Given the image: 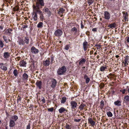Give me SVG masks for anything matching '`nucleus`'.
<instances>
[{"label": "nucleus", "instance_id": "10", "mask_svg": "<svg viewBox=\"0 0 129 129\" xmlns=\"http://www.w3.org/2000/svg\"><path fill=\"white\" fill-rule=\"evenodd\" d=\"M32 17L34 21H36L37 20V13L33 12L32 14Z\"/></svg>", "mask_w": 129, "mask_h": 129}, {"label": "nucleus", "instance_id": "18", "mask_svg": "<svg viewBox=\"0 0 129 129\" xmlns=\"http://www.w3.org/2000/svg\"><path fill=\"white\" fill-rule=\"evenodd\" d=\"M10 54L8 52H5L3 56L5 58L7 59L9 57Z\"/></svg>", "mask_w": 129, "mask_h": 129}, {"label": "nucleus", "instance_id": "42", "mask_svg": "<svg viewBox=\"0 0 129 129\" xmlns=\"http://www.w3.org/2000/svg\"><path fill=\"white\" fill-rule=\"evenodd\" d=\"M4 46V44L2 40H0V46L1 48H3Z\"/></svg>", "mask_w": 129, "mask_h": 129}, {"label": "nucleus", "instance_id": "22", "mask_svg": "<svg viewBox=\"0 0 129 129\" xmlns=\"http://www.w3.org/2000/svg\"><path fill=\"white\" fill-rule=\"evenodd\" d=\"M84 77V78L86 79V83L87 84L90 81L89 78L86 75H85Z\"/></svg>", "mask_w": 129, "mask_h": 129}, {"label": "nucleus", "instance_id": "9", "mask_svg": "<svg viewBox=\"0 0 129 129\" xmlns=\"http://www.w3.org/2000/svg\"><path fill=\"white\" fill-rule=\"evenodd\" d=\"M88 123H90L91 126H94L95 124V122L91 118H89L88 120Z\"/></svg>", "mask_w": 129, "mask_h": 129}, {"label": "nucleus", "instance_id": "51", "mask_svg": "<svg viewBox=\"0 0 129 129\" xmlns=\"http://www.w3.org/2000/svg\"><path fill=\"white\" fill-rule=\"evenodd\" d=\"M81 28L82 29L84 28V26L83 25V24L82 22H81Z\"/></svg>", "mask_w": 129, "mask_h": 129}, {"label": "nucleus", "instance_id": "35", "mask_svg": "<svg viewBox=\"0 0 129 129\" xmlns=\"http://www.w3.org/2000/svg\"><path fill=\"white\" fill-rule=\"evenodd\" d=\"M66 99L65 97H63L61 100V103L64 104L66 102Z\"/></svg>", "mask_w": 129, "mask_h": 129}, {"label": "nucleus", "instance_id": "11", "mask_svg": "<svg viewBox=\"0 0 129 129\" xmlns=\"http://www.w3.org/2000/svg\"><path fill=\"white\" fill-rule=\"evenodd\" d=\"M31 50L32 53L35 54L38 53L39 51L38 49H36L35 47H33L31 48Z\"/></svg>", "mask_w": 129, "mask_h": 129}, {"label": "nucleus", "instance_id": "58", "mask_svg": "<svg viewBox=\"0 0 129 129\" xmlns=\"http://www.w3.org/2000/svg\"><path fill=\"white\" fill-rule=\"evenodd\" d=\"M96 53H96V52H95V53H94V54H95V55H96Z\"/></svg>", "mask_w": 129, "mask_h": 129}, {"label": "nucleus", "instance_id": "25", "mask_svg": "<svg viewBox=\"0 0 129 129\" xmlns=\"http://www.w3.org/2000/svg\"><path fill=\"white\" fill-rule=\"evenodd\" d=\"M59 112L60 113H61L62 112H64L66 111V109L62 107L59 109Z\"/></svg>", "mask_w": 129, "mask_h": 129}, {"label": "nucleus", "instance_id": "38", "mask_svg": "<svg viewBox=\"0 0 129 129\" xmlns=\"http://www.w3.org/2000/svg\"><path fill=\"white\" fill-rule=\"evenodd\" d=\"M107 115L109 117H112L113 116L112 114L110 111H109L107 112Z\"/></svg>", "mask_w": 129, "mask_h": 129}, {"label": "nucleus", "instance_id": "41", "mask_svg": "<svg viewBox=\"0 0 129 129\" xmlns=\"http://www.w3.org/2000/svg\"><path fill=\"white\" fill-rule=\"evenodd\" d=\"M43 11L45 12H47L49 11V9L48 8L44 7L43 9Z\"/></svg>", "mask_w": 129, "mask_h": 129}, {"label": "nucleus", "instance_id": "50", "mask_svg": "<svg viewBox=\"0 0 129 129\" xmlns=\"http://www.w3.org/2000/svg\"><path fill=\"white\" fill-rule=\"evenodd\" d=\"M126 41L128 43H129V37H127L126 38Z\"/></svg>", "mask_w": 129, "mask_h": 129}, {"label": "nucleus", "instance_id": "55", "mask_svg": "<svg viewBox=\"0 0 129 129\" xmlns=\"http://www.w3.org/2000/svg\"><path fill=\"white\" fill-rule=\"evenodd\" d=\"M125 89H124L122 91H121L122 92V93L123 94H124L125 93Z\"/></svg>", "mask_w": 129, "mask_h": 129}, {"label": "nucleus", "instance_id": "54", "mask_svg": "<svg viewBox=\"0 0 129 129\" xmlns=\"http://www.w3.org/2000/svg\"><path fill=\"white\" fill-rule=\"evenodd\" d=\"M42 101L44 103H45V100L44 98H43L42 100Z\"/></svg>", "mask_w": 129, "mask_h": 129}, {"label": "nucleus", "instance_id": "36", "mask_svg": "<svg viewBox=\"0 0 129 129\" xmlns=\"http://www.w3.org/2000/svg\"><path fill=\"white\" fill-rule=\"evenodd\" d=\"M85 106V105L84 104H81L79 107L81 110H83Z\"/></svg>", "mask_w": 129, "mask_h": 129}, {"label": "nucleus", "instance_id": "60", "mask_svg": "<svg viewBox=\"0 0 129 129\" xmlns=\"http://www.w3.org/2000/svg\"><path fill=\"white\" fill-rule=\"evenodd\" d=\"M9 40V42L11 41V40H10V39H9V40Z\"/></svg>", "mask_w": 129, "mask_h": 129}, {"label": "nucleus", "instance_id": "49", "mask_svg": "<svg viewBox=\"0 0 129 129\" xmlns=\"http://www.w3.org/2000/svg\"><path fill=\"white\" fill-rule=\"evenodd\" d=\"M47 14L48 15V16H50L51 14V12L50 11H49L48 12H47Z\"/></svg>", "mask_w": 129, "mask_h": 129}, {"label": "nucleus", "instance_id": "43", "mask_svg": "<svg viewBox=\"0 0 129 129\" xmlns=\"http://www.w3.org/2000/svg\"><path fill=\"white\" fill-rule=\"evenodd\" d=\"M13 73L14 75L15 76H16L17 75V71L16 70H15L13 71Z\"/></svg>", "mask_w": 129, "mask_h": 129}, {"label": "nucleus", "instance_id": "29", "mask_svg": "<svg viewBox=\"0 0 129 129\" xmlns=\"http://www.w3.org/2000/svg\"><path fill=\"white\" fill-rule=\"evenodd\" d=\"M114 104L116 105L120 106L121 105V102L119 101H117L114 102Z\"/></svg>", "mask_w": 129, "mask_h": 129}, {"label": "nucleus", "instance_id": "20", "mask_svg": "<svg viewBox=\"0 0 129 129\" xmlns=\"http://www.w3.org/2000/svg\"><path fill=\"white\" fill-rule=\"evenodd\" d=\"M52 84L51 85V86L52 88H54L56 84V80L55 79H53L52 80Z\"/></svg>", "mask_w": 129, "mask_h": 129}, {"label": "nucleus", "instance_id": "45", "mask_svg": "<svg viewBox=\"0 0 129 129\" xmlns=\"http://www.w3.org/2000/svg\"><path fill=\"white\" fill-rule=\"evenodd\" d=\"M47 109H48V111H49L52 112L53 111V108L52 107L51 108H48Z\"/></svg>", "mask_w": 129, "mask_h": 129}, {"label": "nucleus", "instance_id": "44", "mask_svg": "<svg viewBox=\"0 0 129 129\" xmlns=\"http://www.w3.org/2000/svg\"><path fill=\"white\" fill-rule=\"evenodd\" d=\"M3 38L5 41L6 43H8L7 40L6 39V37L5 36H4L3 37Z\"/></svg>", "mask_w": 129, "mask_h": 129}, {"label": "nucleus", "instance_id": "4", "mask_svg": "<svg viewBox=\"0 0 129 129\" xmlns=\"http://www.w3.org/2000/svg\"><path fill=\"white\" fill-rule=\"evenodd\" d=\"M62 31L60 29H57L56 30L54 34L56 36L59 37L61 36L62 34Z\"/></svg>", "mask_w": 129, "mask_h": 129}, {"label": "nucleus", "instance_id": "8", "mask_svg": "<svg viewBox=\"0 0 129 129\" xmlns=\"http://www.w3.org/2000/svg\"><path fill=\"white\" fill-rule=\"evenodd\" d=\"M42 7H39L38 8H37L36 7H33V10L40 15L42 13V11L40 10V8H42Z\"/></svg>", "mask_w": 129, "mask_h": 129}, {"label": "nucleus", "instance_id": "15", "mask_svg": "<svg viewBox=\"0 0 129 129\" xmlns=\"http://www.w3.org/2000/svg\"><path fill=\"white\" fill-rule=\"evenodd\" d=\"M88 44V42L86 41L84 42L83 43V48L84 50L85 51L87 49Z\"/></svg>", "mask_w": 129, "mask_h": 129}, {"label": "nucleus", "instance_id": "61", "mask_svg": "<svg viewBox=\"0 0 129 129\" xmlns=\"http://www.w3.org/2000/svg\"><path fill=\"white\" fill-rule=\"evenodd\" d=\"M99 47H101V46H100V45H99Z\"/></svg>", "mask_w": 129, "mask_h": 129}, {"label": "nucleus", "instance_id": "48", "mask_svg": "<svg viewBox=\"0 0 129 129\" xmlns=\"http://www.w3.org/2000/svg\"><path fill=\"white\" fill-rule=\"evenodd\" d=\"M30 125L29 123L27 126L26 129H30Z\"/></svg>", "mask_w": 129, "mask_h": 129}, {"label": "nucleus", "instance_id": "57", "mask_svg": "<svg viewBox=\"0 0 129 129\" xmlns=\"http://www.w3.org/2000/svg\"><path fill=\"white\" fill-rule=\"evenodd\" d=\"M119 56L118 55H116L115 56V57L116 58H118L119 57Z\"/></svg>", "mask_w": 129, "mask_h": 129}, {"label": "nucleus", "instance_id": "21", "mask_svg": "<svg viewBox=\"0 0 129 129\" xmlns=\"http://www.w3.org/2000/svg\"><path fill=\"white\" fill-rule=\"evenodd\" d=\"M124 102L126 103H127L129 101V96L126 95L125 96L124 98Z\"/></svg>", "mask_w": 129, "mask_h": 129}, {"label": "nucleus", "instance_id": "56", "mask_svg": "<svg viewBox=\"0 0 129 129\" xmlns=\"http://www.w3.org/2000/svg\"><path fill=\"white\" fill-rule=\"evenodd\" d=\"M3 26L0 25V29L1 30H2L3 29Z\"/></svg>", "mask_w": 129, "mask_h": 129}, {"label": "nucleus", "instance_id": "31", "mask_svg": "<svg viewBox=\"0 0 129 129\" xmlns=\"http://www.w3.org/2000/svg\"><path fill=\"white\" fill-rule=\"evenodd\" d=\"M101 104L100 105V107L101 109L103 108L104 106V103L103 101L102 100L101 102Z\"/></svg>", "mask_w": 129, "mask_h": 129}, {"label": "nucleus", "instance_id": "30", "mask_svg": "<svg viewBox=\"0 0 129 129\" xmlns=\"http://www.w3.org/2000/svg\"><path fill=\"white\" fill-rule=\"evenodd\" d=\"M25 40L24 41V44L26 43V44H28L29 43V39L28 37H25L24 38Z\"/></svg>", "mask_w": 129, "mask_h": 129}, {"label": "nucleus", "instance_id": "24", "mask_svg": "<svg viewBox=\"0 0 129 129\" xmlns=\"http://www.w3.org/2000/svg\"><path fill=\"white\" fill-rule=\"evenodd\" d=\"M116 24L115 23L111 24L108 25V27L110 28H115L116 27Z\"/></svg>", "mask_w": 129, "mask_h": 129}, {"label": "nucleus", "instance_id": "62", "mask_svg": "<svg viewBox=\"0 0 129 129\" xmlns=\"http://www.w3.org/2000/svg\"><path fill=\"white\" fill-rule=\"evenodd\" d=\"M115 1V0H110V1Z\"/></svg>", "mask_w": 129, "mask_h": 129}, {"label": "nucleus", "instance_id": "28", "mask_svg": "<svg viewBox=\"0 0 129 129\" xmlns=\"http://www.w3.org/2000/svg\"><path fill=\"white\" fill-rule=\"evenodd\" d=\"M18 119V117L16 115H14L11 117V119L15 121Z\"/></svg>", "mask_w": 129, "mask_h": 129}, {"label": "nucleus", "instance_id": "5", "mask_svg": "<svg viewBox=\"0 0 129 129\" xmlns=\"http://www.w3.org/2000/svg\"><path fill=\"white\" fill-rule=\"evenodd\" d=\"M105 18L107 20H109L110 18V14L108 11H105L104 12Z\"/></svg>", "mask_w": 129, "mask_h": 129}, {"label": "nucleus", "instance_id": "6", "mask_svg": "<svg viewBox=\"0 0 129 129\" xmlns=\"http://www.w3.org/2000/svg\"><path fill=\"white\" fill-rule=\"evenodd\" d=\"M123 14V19L125 21H128V15L127 12H122Z\"/></svg>", "mask_w": 129, "mask_h": 129}, {"label": "nucleus", "instance_id": "46", "mask_svg": "<svg viewBox=\"0 0 129 129\" xmlns=\"http://www.w3.org/2000/svg\"><path fill=\"white\" fill-rule=\"evenodd\" d=\"M81 120V119H74V121L75 122H79Z\"/></svg>", "mask_w": 129, "mask_h": 129}, {"label": "nucleus", "instance_id": "1", "mask_svg": "<svg viewBox=\"0 0 129 129\" xmlns=\"http://www.w3.org/2000/svg\"><path fill=\"white\" fill-rule=\"evenodd\" d=\"M36 3V5H33V7H36L37 8L39 7H42L44 5V0H35Z\"/></svg>", "mask_w": 129, "mask_h": 129}, {"label": "nucleus", "instance_id": "14", "mask_svg": "<svg viewBox=\"0 0 129 129\" xmlns=\"http://www.w3.org/2000/svg\"><path fill=\"white\" fill-rule=\"evenodd\" d=\"M15 125V121L12 119L10 120L9 122V126L10 127H12Z\"/></svg>", "mask_w": 129, "mask_h": 129}, {"label": "nucleus", "instance_id": "33", "mask_svg": "<svg viewBox=\"0 0 129 129\" xmlns=\"http://www.w3.org/2000/svg\"><path fill=\"white\" fill-rule=\"evenodd\" d=\"M43 23L42 22H40L37 25V27L38 28H41L43 26Z\"/></svg>", "mask_w": 129, "mask_h": 129}, {"label": "nucleus", "instance_id": "63", "mask_svg": "<svg viewBox=\"0 0 129 129\" xmlns=\"http://www.w3.org/2000/svg\"><path fill=\"white\" fill-rule=\"evenodd\" d=\"M1 120H0V124L1 123Z\"/></svg>", "mask_w": 129, "mask_h": 129}, {"label": "nucleus", "instance_id": "40", "mask_svg": "<svg viewBox=\"0 0 129 129\" xmlns=\"http://www.w3.org/2000/svg\"><path fill=\"white\" fill-rule=\"evenodd\" d=\"M70 125L67 124L65 126L66 129H71V127H70Z\"/></svg>", "mask_w": 129, "mask_h": 129}, {"label": "nucleus", "instance_id": "27", "mask_svg": "<svg viewBox=\"0 0 129 129\" xmlns=\"http://www.w3.org/2000/svg\"><path fill=\"white\" fill-rule=\"evenodd\" d=\"M64 10L62 9H60L59 11L58 12V13L60 15L62 16V14L64 12Z\"/></svg>", "mask_w": 129, "mask_h": 129}, {"label": "nucleus", "instance_id": "2", "mask_svg": "<svg viewBox=\"0 0 129 129\" xmlns=\"http://www.w3.org/2000/svg\"><path fill=\"white\" fill-rule=\"evenodd\" d=\"M67 71V68L66 67L63 66L59 68L57 71V73L59 75H61L64 74Z\"/></svg>", "mask_w": 129, "mask_h": 129}, {"label": "nucleus", "instance_id": "3", "mask_svg": "<svg viewBox=\"0 0 129 129\" xmlns=\"http://www.w3.org/2000/svg\"><path fill=\"white\" fill-rule=\"evenodd\" d=\"M70 104L71 108L72 109H75L77 106V103L75 101H71L70 102Z\"/></svg>", "mask_w": 129, "mask_h": 129}, {"label": "nucleus", "instance_id": "53", "mask_svg": "<svg viewBox=\"0 0 129 129\" xmlns=\"http://www.w3.org/2000/svg\"><path fill=\"white\" fill-rule=\"evenodd\" d=\"M92 30L93 31H96L97 30V28H93Z\"/></svg>", "mask_w": 129, "mask_h": 129}, {"label": "nucleus", "instance_id": "52", "mask_svg": "<svg viewBox=\"0 0 129 129\" xmlns=\"http://www.w3.org/2000/svg\"><path fill=\"white\" fill-rule=\"evenodd\" d=\"M40 18H43L44 17L43 16V13H42L41 14H40Z\"/></svg>", "mask_w": 129, "mask_h": 129}, {"label": "nucleus", "instance_id": "34", "mask_svg": "<svg viewBox=\"0 0 129 129\" xmlns=\"http://www.w3.org/2000/svg\"><path fill=\"white\" fill-rule=\"evenodd\" d=\"M71 31L73 32H75L76 33L77 31V28L76 27H74L72 28Z\"/></svg>", "mask_w": 129, "mask_h": 129}, {"label": "nucleus", "instance_id": "7", "mask_svg": "<svg viewBox=\"0 0 129 129\" xmlns=\"http://www.w3.org/2000/svg\"><path fill=\"white\" fill-rule=\"evenodd\" d=\"M37 87L39 89H41L42 87V82L41 81H37L36 83Z\"/></svg>", "mask_w": 129, "mask_h": 129}, {"label": "nucleus", "instance_id": "37", "mask_svg": "<svg viewBox=\"0 0 129 129\" xmlns=\"http://www.w3.org/2000/svg\"><path fill=\"white\" fill-rule=\"evenodd\" d=\"M85 61L86 60L84 58H83L82 60L79 61V64H81L85 62Z\"/></svg>", "mask_w": 129, "mask_h": 129}, {"label": "nucleus", "instance_id": "16", "mask_svg": "<svg viewBox=\"0 0 129 129\" xmlns=\"http://www.w3.org/2000/svg\"><path fill=\"white\" fill-rule=\"evenodd\" d=\"M4 64L3 63H0V68L2 70L6 71L7 69V68L6 67L4 66Z\"/></svg>", "mask_w": 129, "mask_h": 129}, {"label": "nucleus", "instance_id": "32", "mask_svg": "<svg viewBox=\"0 0 129 129\" xmlns=\"http://www.w3.org/2000/svg\"><path fill=\"white\" fill-rule=\"evenodd\" d=\"M18 42L20 45H23L24 44V41L22 39H20Z\"/></svg>", "mask_w": 129, "mask_h": 129}, {"label": "nucleus", "instance_id": "23", "mask_svg": "<svg viewBox=\"0 0 129 129\" xmlns=\"http://www.w3.org/2000/svg\"><path fill=\"white\" fill-rule=\"evenodd\" d=\"M26 63L24 61H22L20 62V66L25 67Z\"/></svg>", "mask_w": 129, "mask_h": 129}, {"label": "nucleus", "instance_id": "59", "mask_svg": "<svg viewBox=\"0 0 129 129\" xmlns=\"http://www.w3.org/2000/svg\"><path fill=\"white\" fill-rule=\"evenodd\" d=\"M128 92H129V88L128 89Z\"/></svg>", "mask_w": 129, "mask_h": 129}, {"label": "nucleus", "instance_id": "12", "mask_svg": "<svg viewBox=\"0 0 129 129\" xmlns=\"http://www.w3.org/2000/svg\"><path fill=\"white\" fill-rule=\"evenodd\" d=\"M129 58L128 57H126L124 60V62L123 61L122 63L124 64L125 66H127L128 64V63L129 62Z\"/></svg>", "mask_w": 129, "mask_h": 129}, {"label": "nucleus", "instance_id": "47", "mask_svg": "<svg viewBox=\"0 0 129 129\" xmlns=\"http://www.w3.org/2000/svg\"><path fill=\"white\" fill-rule=\"evenodd\" d=\"M69 46L68 45H66L64 47V49L66 50H68L69 48Z\"/></svg>", "mask_w": 129, "mask_h": 129}, {"label": "nucleus", "instance_id": "26", "mask_svg": "<svg viewBox=\"0 0 129 129\" xmlns=\"http://www.w3.org/2000/svg\"><path fill=\"white\" fill-rule=\"evenodd\" d=\"M23 79L24 80H27L28 78V75L26 73H24L23 75Z\"/></svg>", "mask_w": 129, "mask_h": 129}, {"label": "nucleus", "instance_id": "19", "mask_svg": "<svg viewBox=\"0 0 129 129\" xmlns=\"http://www.w3.org/2000/svg\"><path fill=\"white\" fill-rule=\"evenodd\" d=\"M107 69V67L106 65L103 66H101L100 68V71L101 72H104L106 69Z\"/></svg>", "mask_w": 129, "mask_h": 129}, {"label": "nucleus", "instance_id": "13", "mask_svg": "<svg viewBox=\"0 0 129 129\" xmlns=\"http://www.w3.org/2000/svg\"><path fill=\"white\" fill-rule=\"evenodd\" d=\"M12 29H11L9 28L5 30V33L7 35H10V34H12Z\"/></svg>", "mask_w": 129, "mask_h": 129}, {"label": "nucleus", "instance_id": "17", "mask_svg": "<svg viewBox=\"0 0 129 129\" xmlns=\"http://www.w3.org/2000/svg\"><path fill=\"white\" fill-rule=\"evenodd\" d=\"M50 63V61L49 59H47L43 62V64L45 66H48Z\"/></svg>", "mask_w": 129, "mask_h": 129}, {"label": "nucleus", "instance_id": "39", "mask_svg": "<svg viewBox=\"0 0 129 129\" xmlns=\"http://www.w3.org/2000/svg\"><path fill=\"white\" fill-rule=\"evenodd\" d=\"M88 3L89 5H91L94 2V0H88Z\"/></svg>", "mask_w": 129, "mask_h": 129}]
</instances>
